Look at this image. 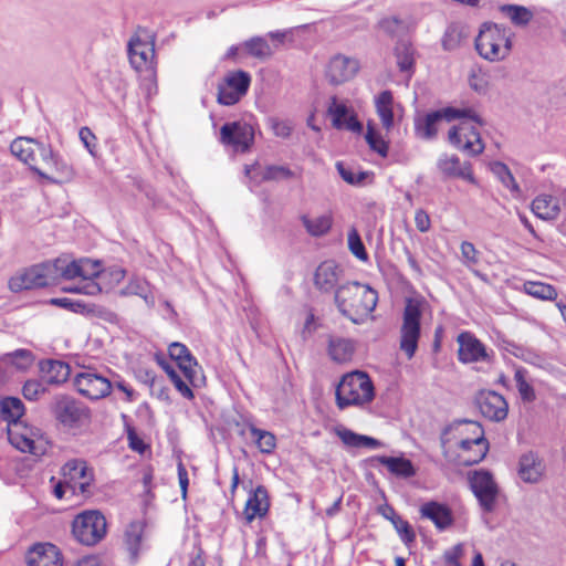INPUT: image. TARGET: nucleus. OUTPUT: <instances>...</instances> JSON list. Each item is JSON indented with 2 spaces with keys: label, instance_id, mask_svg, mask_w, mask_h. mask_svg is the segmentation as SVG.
Segmentation results:
<instances>
[{
  "label": "nucleus",
  "instance_id": "1",
  "mask_svg": "<svg viewBox=\"0 0 566 566\" xmlns=\"http://www.w3.org/2000/svg\"><path fill=\"white\" fill-rule=\"evenodd\" d=\"M334 302L339 313L357 323L354 312H373L377 304V292L368 285L356 281H347L337 286L334 292Z\"/></svg>",
  "mask_w": 566,
  "mask_h": 566
},
{
  "label": "nucleus",
  "instance_id": "2",
  "mask_svg": "<svg viewBox=\"0 0 566 566\" xmlns=\"http://www.w3.org/2000/svg\"><path fill=\"white\" fill-rule=\"evenodd\" d=\"M335 397L340 410L350 406L363 407L374 400L375 387L367 373L354 370L342 377Z\"/></svg>",
  "mask_w": 566,
  "mask_h": 566
},
{
  "label": "nucleus",
  "instance_id": "3",
  "mask_svg": "<svg viewBox=\"0 0 566 566\" xmlns=\"http://www.w3.org/2000/svg\"><path fill=\"white\" fill-rule=\"evenodd\" d=\"M511 35V31L505 27L485 22L475 39V49L488 61L504 60L512 49Z\"/></svg>",
  "mask_w": 566,
  "mask_h": 566
},
{
  "label": "nucleus",
  "instance_id": "4",
  "mask_svg": "<svg viewBox=\"0 0 566 566\" xmlns=\"http://www.w3.org/2000/svg\"><path fill=\"white\" fill-rule=\"evenodd\" d=\"M51 410L57 423L69 431L82 430L91 422L90 408L67 395L56 396Z\"/></svg>",
  "mask_w": 566,
  "mask_h": 566
},
{
  "label": "nucleus",
  "instance_id": "5",
  "mask_svg": "<svg viewBox=\"0 0 566 566\" xmlns=\"http://www.w3.org/2000/svg\"><path fill=\"white\" fill-rule=\"evenodd\" d=\"M458 118L470 119L478 125H483V119L471 108L443 107L415 119V130L423 139H433L437 136V125L441 120L452 122Z\"/></svg>",
  "mask_w": 566,
  "mask_h": 566
},
{
  "label": "nucleus",
  "instance_id": "6",
  "mask_svg": "<svg viewBox=\"0 0 566 566\" xmlns=\"http://www.w3.org/2000/svg\"><path fill=\"white\" fill-rule=\"evenodd\" d=\"M107 523L99 511H84L72 523L74 538L86 546H94L106 535Z\"/></svg>",
  "mask_w": 566,
  "mask_h": 566
},
{
  "label": "nucleus",
  "instance_id": "7",
  "mask_svg": "<svg viewBox=\"0 0 566 566\" xmlns=\"http://www.w3.org/2000/svg\"><path fill=\"white\" fill-rule=\"evenodd\" d=\"M421 307L417 301L408 298L400 328V349L410 359L415 356L421 335Z\"/></svg>",
  "mask_w": 566,
  "mask_h": 566
},
{
  "label": "nucleus",
  "instance_id": "8",
  "mask_svg": "<svg viewBox=\"0 0 566 566\" xmlns=\"http://www.w3.org/2000/svg\"><path fill=\"white\" fill-rule=\"evenodd\" d=\"M453 426H464L465 431L472 433V438L462 439L459 443L460 449L463 451L461 455L462 464L470 467L481 462L489 450V443L484 438L482 426L476 421L467 419L455 421Z\"/></svg>",
  "mask_w": 566,
  "mask_h": 566
},
{
  "label": "nucleus",
  "instance_id": "9",
  "mask_svg": "<svg viewBox=\"0 0 566 566\" xmlns=\"http://www.w3.org/2000/svg\"><path fill=\"white\" fill-rule=\"evenodd\" d=\"M8 440L17 450L41 455L44 453L43 432L40 428L23 422L7 426Z\"/></svg>",
  "mask_w": 566,
  "mask_h": 566
},
{
  "label": "nucleus",
  "instance_id": "10",
  "mask_svg": "<svg viewBox=\"0 0 566 566\" xmlns=\"http://www.w3.org/2000/svg\"><path fill=\"white\" fill-rule=\"evenodd\" d=\"M255 128L247 120L224 123L220 128V143L237 153H248L254 144Z\"/></svg>",
  "mask_w": 566,
  "mask_h": 566
},
{
  "label": "nucleus",
  "instance_id": "11",
  "mask_svg": "<svg viewBox=\"0 0 566 566\" xmlns=\"http://www.w3.org/2000/svg\"><path fill=\"white\" fill-rule=\"evenodd\" d=\"M50 261L32 265L29 269L15 274L9 280V289L14 292H21L23 290L40 289L54 283L52 269Z\"/></svg>",
  "mask_w": 566,
  "mask_h": 566
},
{
  "label": "nucleus",
  "instance_id": "12",
  "mask_svg": "<svg viewBox=\"0 0 566 566\" xmlns=\"http://www.w3.org/2000/svg\"><path fill=\"white\" fill-rule=\"evenodd\" d=\"M251 85V75L243 70L229 72L223 82L218 84L217 102L232 106L244 97Z\"/></svg>",
  "mask_w": 566,
  "mask_h": 566
},
{
  "label": "nucleus",
  "instance_id": "13",
  "mask_svg": "<svg viewBox=\"0 0 566 566\" xmlns=\"http://www.w3.org/2000/svg\"><path fill=\"white\" fill-rule=\"evenodd\" d=\"M469 482L482 511L485 513L493 512L499 494V488L493 475L485 470L474 471L469 475Z\"/></svg>",
  "mask_w": 566,
  "mask_h": 566
},
{
  "label": "nucleus",
  "instance_id": "14",
  "mask_svg": "<svg viewBox=\"0 0 566 566\" xmlns=\"http://www.w3.org/2000/svg\"><path fill=\"white\" fill-rule=\"evenodd\" d=\"M10 150L13 156L28 165L40 178L54 181L50 178V175L42 168H39V159L35 157V153H40L42 156L49 154L45 148L42 147L41 142L28 137H18L11 143Z\"/></svg>",
  "mask_w": 566,
  "mask_h": 566
},
{
  "label": "nucleus",
  "instance_id": "15",
  "mask_svg": "<svg viewBox=\"0 0 566 566\" xmlns=\"http://www.w3.org/2000/svg\"><path fill=\"white\" fill-rule=\"evenodd\" d=\"M78 392L92 400H98L111 394L112 382L95 370L87 369L78 373L74 379Z\"/></svg>",
  "mask_w": 566,
  "mask_h": 566
},
{
  "label": "nucleus",
  "instance_id": "16",
  "mask_svg": "<svg viewBox=\"0 0 566 566\" xmlns=\"http://www.w3.org/2000/svg\"><path fill=\"white\" fill-rule=\"evenodd\" d=\"M451 145L467 151L471 156L481 154L484 150L481 135L478 129L463 122L459 126H453L448 134Z\"/></svg>",
  "mask_w": 566,
  "mask_h": 566
},
{
  "label": "nucleus",
  "instance_id": "17",
  "mask_svg": "<svg viewBox=\"0 0 566 566\" xmlns=\"http://www.w3.org/2000/svg\"><path fill=\"white\" fill-rule=\"evenodd\" d=\"M458 359L463 364L489 363L491 356L485 345L471 332H462L458 335Z\"/></svg>",
  "mask_w": 566,
  "mask_h": 566
},
{
  "label": "nucleus",
  "instance_id": "18",
  "mask_svg": "<svg viewBox=\"0 0 566 566\" xmlns=\"http://www.w3.org/2000/svg\"><path fill=\"white\" fill-rule=\"evenodd\" d=\"M476 405L482 416L489 420L500 422L507 417V401L493 390L481 391L476 397Z\"/></svg>",
  "mask_w": 566,
  "mask_h": 566
},
{
  "label": "nucleus",
  "instance_id": "19",
  "mask_svg": "<svg viewBox=\"0 0 566 566\" xmlns=\"http://www.w3.org/2000/svg\"><path fill=\"white\" fill-rule=\"evenodd\" d=\"M342 268L333 260L322 262L314 274L315 287L322 293H334L340 283Z\"/></svg>",
  "mask_w": 566,
  "mask_h": 566
},
{
  "label": "nucleus",
  "instance_id": "20",
  "mask_svg": "<svg viewBox=\"0 0 566 566\" xmlns=\"http://www.w3.org/2000/svg\"><path fill=\"white\" fill-rule=\"evenodd\" d=\"M437 168L446 179L461 178L470 184H476L471 164L465 161L461 165L460 158L455 155L449 156L447 154H442L437 160Z\"/></svg>",
  "mask_w": 566,
  "mask_h": 566
},
{
  "label": "nucleus",
  "instance_id": "21",
  "mask_svg": "<svg viewBox=\"0 0 566 566\" xmlns=\"http://www.w3.org/2000/svg\"><path fill=\"white\" fill-rule=\"evenodd\" d=\"M358 71V62L344 55L334 56L327 66L326 76L333 85L349 81Z\"/></svg>",
  "mask_w": 566,
  "mask_h": 566
},
{
  "label": "nucleus",
  "instance_id": "22",
  "mask_svg": "<svg viewBox=\"0 0 566 566\" xmlns=\"http://www.w3.org/2000/svg\"><path fill=\"white\" fill-rule=\"evenodd\" d=\"M128 56L132 66L142 71L153 64L155 56L154 42L143 41L138 36H133L128 42Z\"/></svg>",
  "mask_w": 566,
  "mask_h": 566
},
{
  "label": "nucleus",
  "instance_id": "23",
  "mask_svg": "<svg viewBox=\"0 0 566 566\" xmlns=\"http://www.w3.org/2000/svg\"><path fill=\"white\" fill-rule=\"evenodd\" d=\"M33 363V354L29 349L20 348L0 357V378H7L13 369L27 370Z\"/></svg>",
  "mask_w": 566,
  "mask_h": 566
},
{
  "label": "nucleus",
  "instance_id": "24",
  "mask_svg": "<svg viewBox=\"0 0 566 566\" xmlns=\"http://www.w3.org/2000/svg\"><path fill=\"white\" fill-rule=\"evenodd\" d=\"M419 512L422 518L430 520L439 531H444L453 523L450 507L437 501L422 504Z\"/></svg>",
  "mask_w": 566,
  "mask_h": 566
},
{
  "label": "nucleus",
  "instance_id": "25",
  "mask_svg": "<svg viewBox=\"0 0 566 566\" xmlns=\"http://www.w3.org/2000/svg\"><path fill=\"white\" fill-rule=\"evenodd\" d=\"M62 472L65 478H69L78 485L82 493L88 491L93 481V473L86 461L82 459L70 460L63 465Z\"/></svg>",
  "mask_w": 566,
  "mask_h": 566
},
{
  "label": "nucleus",
  "instance_id": "26",
  "mask_svg": "<svg viewBox=\"0 0 566 566\" xmlns=\"http://www.w3.org/2000/svg\"><path fill=\"white\" fill-rule=\"evenodd\" d=\"M545 472V464L537 453L530 451L521 455L518 475L526 483H537Z\"/></svg>",
  "mask_w": 566,
  "mask_h": 566
},
{
  "label": "nucleus",
  "instance_id": "27",
  "mask_svg": "<svg viewBox=\"0 0 566 566\" xmlns=\"http://www.w3.org/2000/svg\"><path fill=\"white\" fill-rule=\"evenodd\" d=\"M270 507L269 492L264 485H258L250 494L245 503V520L251 523L256 517H263Z\"/></svg>",
  "mask_w": 566,
  "mask_h": 566
},
{
  "label": "nucleus",
  "instance_id": "28",
  "mask_svg": "<svg viewBox=\"0 0 566 566\" xmlns=\"http://www.w3.org/2000/svg\"><path fill=\"white\" fill-rule=\"evenodd\" d=\"M168 353L169 357L177 363L185 377L192 382L196 374L193 367L198 364L188 347L176 342L169 345Z\"/></svg>",
  "mask_w": 566,
  "mask_h": 566
},
{
  "label": "nucleus",
  "instance_id": "29",
  "mask_svg": "<svg viewBox=\"0 0 566 566\" xmlns=\"http://www.w3.org/2000/svg\"><path fill=\"white\" fill-rule=\"evenodd\" d=\"M531 209L542 220H555L560 212L558 199L551 195L537 196L532 201Z\"/></svg>",
  "mask_w": 566,
  "mask_h": 566
},
{
  "label": "nucleus",
  "instance_id": "30",
  "mask_svg": "<svg viewBox=\"0 0 566 566\" xmlns=\"http://www.w3.org/2000/svg\"><path fill=\"white\" fill-rule=\"evenodd\" d=\"M327 349L332 360L343 364L352 360L355 353V343L349 338L332 336Z\"/></svg>",
  "mask_w": 566,
  "mask_h": 566
},
{
  "label": "nucleus",
  "instance_id": "31",
  "mask_svg": "<svg viewBox=\"0 0 566 566\" xmlns=\"http://www.w3.org/2000/svg\"><path fill=\"white\" fill-rule=\"evenodd\" d=\"M102 273V264L99 261H94L88 258L81 259V279L84 281H93L98 277ZM77 292H83L85 294H96L101 292V287L98 284L94 282L87 283L83 289L76 290Z\"/></svg>",
  "mask_w": 566,
  "mask_h": 566
},
{
  "label": "nucleus",
  "instance_id": "32",
  "mask_svg": "<svg viewBox=\"0 0 566 566\" xmlns=\"http://www.w3.org/2000/svg\"><path fill=\"white\" fill-rule=\"evenodd\" d=\"M376 460L398 478L409 479L416 475V469L412 462L407 458L379 455Z\"/></svg>",
  "mask_w": 566,
  "mask_h": 566
},
{
  "label": "nucleus",
  "instance_id": "33",
  "mask_svg": "<svg viewBox=\"0 0 566 566\" xmlns=\"http://www.w3.org/2000/svg\"><path fill=\"white\" fill-rule=\"evenodd\" d=\"M336 434L342 442L349 448H367L375 450L382 447V442L379 440L369 436L356 433L347 428L337 429Z\"/></svg>",
  "mask_w": 566,
  "mask_h": 566
},
{
  "label": "nucleus",
  "instance_id": "34",
  "mask_svg": "<svg viewBox=\"0 0 566 566\" xmlns=\"http://www.w3.org/2000/svg\"><path fill=\"white\" fill-rule=\"evenodd\" d=\"M50 262L51 265H54L52 269L54 282L59 279H81V259L69 260L67 258H57Z\"/></svg>",
  "mask_w": 566,
  "mask_h": 566
},
{
  "label": "nucleus",
  "instance_id": "35",
  "mask_svg": "<svg viewBox=\"0 0 566 566\" xmlns=\"http://www.w3.org/2000/svg\"><path fill=\"white\" fill-rule=\"evenodd\" d=\"M24 411V405L18 397H4L0 400V417L7 422V426L23 422L21 417Z\"/></svg>",
  "mask_w": 566,
  "mask_h": 566
},
{
  "label": "nucleus",
  "instance_id": "36",
  "mask_svg": "<svg viewBox=\"0 0 566 566\" xmlns=\"http://www.w3.org/2000/svg\"><path fill=\"white\" fill-rule=\"evenodd\" d=\"M40 366L48 375L46 384L59 385L65 382L70 376V366L64 361L48 359L41 361Z\"/></svg>",
  "mask_w": 566,
  "mask_h": 566
},
{
  "label": "nucleus",
  "instance_id": "37",
  "mask_svg": "<svg viewBox=\"0 0 566 566\" xmlns=\"http://www.w3.org/2000/svg\"><path fill=\"white\" fill-rule=\"evenodd\" d=\"M32 554H36V558H29V563L34 566H62L57 557L56 547L52 544H38L32 549Z\"/></svg>",
  "mask_w": 566,
  "mask_h": 566
},
{
  "label": "nucleus",
  "instance_id": "38",
  "mask_svg": "<svg viewBox=\"0 0 566 566\" xmlns=\"http://www.w3.org/2000/svg\"><path fill=\"white\" fill-rule=\"evenodd\" d=\"M397 65L401 72H412L415 67V48L407 40H399L395 46Z\"/></svg>",
  "mask_w": 566,
  "mask_h": 566
},
{
  "label": "nucleus",
  "instance_id": "39",
  "mask_svg": "<svg viewBox=\"0 0 566 566\" xmlns=\"http://www.w3.org/2000/svg\"><path fill=\"white\" fill-rule=\"evenodd\" d=\"M158 365L166 371L175 388L187 399L193 398V392L187 382L181 378L178 370L165 357L157 356Z\"/></svg>",
  "mask_w": 566,
  "mask_h": 566
},
{
  "label": "nucleus",
  "instance_id": "40",
  "mask_svg": "<svg viewBox=\"0 0 566 566\" xmlns=\"http://www.w3.org/2000/svg\"><path fill=\"white\" fill-rule=\"evenodd\" d=\"M376 109L382 126L389 130L394 125L392 94L390 91H382L376 97Z\"/></svg>",
  "mask_w": 566,
  "mask_h": 566
},
{
  "label": "nucleus",
  "instance_id": "41",
  "mask_svg": "<svg viewBox=\"0 0 566 566\" xmlns=\"http://www.w3.org/2000/svg\"><path fill=\"white\" fill-rule=\"evenodd\" d=\"M242 46L247 51L248 55L259 60H266L273 55L271 45L263 36H252L244 41Z\"/></svg>",
  "mask_w": 566,
  "mask_h": 566
},
{
  "label": "nucleus",
  "instance_id": "42",
  "mask_svg": "<svg viewBox=\"0 0 566 566\" xmlns=\"http://www.w3.org/2000/svg\"><path fill=\"white\" fill-rule=\"evenodd\" d=\"M301 221L306 231L313 237H322L326 234L333 224L331 214H323L314 219H311L307 216H302Z\"/></svg>",
  "mask_w": 566,
  "mask_h": 566
},
{
  "label": "nucleus",
  "instance_id": "43",
  "mask_svg": "<svg viewBox=\"0 0 566 566\" xmlns=\"http://www.w3.org/2000/svg\"><path fill=\"white\" fill-rule=\"evenodd\" d=\"M46 169H50L56 174L57 177L50 176V178L54 180V184L70 181L75 175L73 167L57 153H54L53 158L50 160Z\"/></svg>",
  "mask_w": 566,
  "mask_h": 566
},
{
  "label": "nucleus",
  "instance_id": "44",
  "mask_svg": "<svg viewBox=\"0 0 566 566\" xmlns=\"http://www.w3.org/2000/svg\"><path fill=\"white\" fill-rule=\"evenodd\" d=\"M500 11L517 27H525L534 17L530 9L518 4H503L500 7Z\"/></svg>",
  "mask_w": 566,
  "mask_h": 566
},
{
  "label": "nucleus",
  "instance_id": "45",
  "mask_svg": "<svg viewBox=\"0 0 566 566\" xmlns=\"http://www.w3.org/2000/svg\"><path fill=\"white\" fill-rule=\"evenodd\" d=\"M490 169L492 174L499 179V181L512 193H520V186L512 175L510 168L504 163L494 161L490 165Z\"/></svg>",
  "mask_w": 566,
  "mask_h": 566
},
{
  "label": "nucleus",
  "instance_id": "46",
  "mask_svg": "<svg viewBox=\"0 0 566 566\" xmlns=\"http://www.w3.org/2000/svg\"><path fill=\"white\" fill-rule=\"evenodd\" d=\"M523 291L535 298L553 301L557 297L556 289L547 283L527 281L523 285Z\"/></svg>",
  "mask_w": 566,
  "mask_h": 566
},
{
  "label": "nucleus",
  "instance_id": "47",
  "mask_svg": "<svg viewBox=\"0 0 566 566\" xmlns=\"http://www.w3.org/2000/svg\"><path fill=\"white\" fill-rule=\"evenodd\" d=\"M249 430L255 439V444L260 452L270 454L274 451L276 447V438L272 432L259 429L252 423H249Z\"/></svg>",
  "mask_w": 566,
  "mask_h": 566
},
{
  "label": "nucleus",
  "instance_id": "48",
  "mask_svg": "<svg viewBox=\"0 0 566 566\" xmlns=\"http://www.w3.org/2000/svg\"><path fill=\"white\" fill-rule=\"evenodd\" d=\"M143 534L144 524L140 522L130 523L125 532V542L133 557H136L138 555L143 539Z\"/></svg>",
  "mask_w": 566,
  "mask_h": 566
},
{
  "label": "nucleus",
  "instance_id": "49",
  "mask_svg": "<svg viewBox=\"0 0 566 566\" xmlns=\"http://www.w3.org/2000/svg\"><path fill=\"white\" fill-rule=\"evenodd\" d=\"M527 370L523 367L515 369L514 379L523 401L532 402L535 399L533 386L526 380Z\"/></svg>",
  "mask_w": 566,
  "mask_h": 566
},
{
  "label": "nucleus",
  "instance_id": "50",
  "mask_svg": "<svg viewBox=\"0 0 566 566\" xmlns=\"http://www.w3.org/2000/svg\"><path fill=\"white\" fill-rule=\"evenodd\" d=\"M295 177V172L287 166L269 165L261 172V181H281Z\"/></svg>",
  "mask_w": 566,
  "mask_h": 566
},
{
  "label": "nucleus",
  "instance_id": "51",
  "mask_svg": "<svg viewBox=\"0 0 566 566\" xmlns=\"http://www.w3.org/2000/svg\"><path fill=\"white\" fill-rule=\"evenodd\" d=\"M365 138L371 150L376 151L381 157H386L388 155V143L370 124L367 125Z\"/></svg>",
  "mask_w": 566,
  "mask_h": 566
},
{
  "label": "nucleus",
  "instance_id": "52",
  "mask_svg": "<svg viewBox=\"0 0 566 566\" xmlns=\"http://www.w3.org/2000/svg\"><path fill=\"white\" fill-rule=\"evenodd\" d=\"M327 112L332 116L333 126L336 129H343L345 126V119L348 117L347 106L343 103H338L337 97L333 96Z\"/></svg>",
  "mask_w": 566,
  "mask_h": 566
},
{
  "label": "nucleus",
  "instance_id": "53",
  "mask_svg": "<svg viewBox=\"0 0 566 566\" xmlns=\"http://www.w3.org/2000/svg\"><path fill=\"white\" fill-rule=\"evenodd\" d=\"M470 87L478 94H486L490 87V76L481 69L472 70L469 76Z\"/></svg>",
  "mask_w": 566,
  "mask_h": 566
},
{
  "label": "nucleus",
  "instance_id": "54",
  "mask_svg": "<svg viewBox=\"0 0 566 566\" xmlns=\"http://www.w3.org/2000/svg\"><path fill=\"white\" fill-rule=\"evenodd\" d=\"M348 249L349 251L360 261H367L368 260V253L365 249L364 242L360 238V234L358 233L356 228H352L348 231Z\"/></svg>",
  "mask_w": 566,
  "mask_h": 566
},
{
  "label": "nucleus",
  "instance_id": "55",
  "mask_svg": "<svg viewBox=\"0 0 566 566\" xmlns=\"http://www.w3.org/2000/svg\"><path fill=\"white\" fill-rule=\"evenodd\" d=\"M46 391V386L41 380L29 379L22 387V395L29 401H36Z\"/></svg>",
  "mask_w": 566,
  "mask_h": 566
},
{
  "label": "nucleus",
  "instance_id": "56",
  "mask_svg": "<svg viewBox=\"0 0 566 566\" xmlns=\"http://www.w3.org/2000/svg\"><path fill=\"white\" fill-rule=\"evenodd\" d=\"M392 526L405 545L409 546L415 542L416 533L408 521L403 520L401 516L396 517V521H392Z\"/></svg>",
  "mask_w": 566,
  "mask_h": 566
},
{
  "label": "nucleus",
  "instance_id": "57",
  "mask_svg": "<svg viewBox=\"0 0 566 566\" xmlns=\"http://www.w3.org/2000/svg\"><path fill=\"white\" fill-rule=\"evenodd\" d=\"M50 303L73 313L86 314V311H88V304L81 301H73L69 297L52 298Z\"/></svg>",
  "mask_w": 566,
  "mask_h": 566
},
{
  "label": "nucleus",
  "instance_id": "58",
  "mask_svg": "<svg viewBox=\"0 0 566 566\" xmlns=\"http://www.w3.org/2000/svg\"><path fill=\"white\" fill-rule=\"evenodd\" d=\"M86 314L92 315L94 317H98L112 324L118 322V315L115 312L101 305L88 304V311H86Z\"/></svg>",
  "mask_w": 566,
  "mask_h": 566
},
{
  "label": "nucleus",
  "instance_id": "59",
  "mask_svg": "<svg viewBox=\"0 0 566 566\" xmlns=\"http://www.w3.org/2000/svg\"><path fill=\"white\" fill-rule=\"evenodd\" d=\"M78 137L83 143L84 147L87 149V151L93 157H97V138L94 135V133L88 127L84 126L80 129Z\"/></svg>",
  "mask_w": 566,
  "mask_h": 566
},
{
  "label": "nucleus",
  "instance_id": "60",
  "mask_svg": "<svg viewBox=\"0 0 566 566\" xmlns=\"http://www.w3.org/2000/svg\"><path fill=\"white\" fill-rule=\"evenodd\" d=\"M461 41V33L457 27L450 25L442 38V46L447 51L457 49Z\"/></svg>",
  "mask_w": 566,
  "mask_h": 566
},
{
  "label": "nucleus",
  "instance_id": "61",
  "mask_svg": "<svg viewBox=\"0 0 566 566\" xmlns=\"http://www.w3.org/2000/svg\"><path fill=\"white\" fill-rule=\"evenodd\" d=\"M149 289V284L142 279H133L127 286L120 291V295H137L142 296Z\"/></svg>",
  "mask_w": 566,
  "mask_h": 566
},
{
  "label": "nucleus",
  "instance_id": "62",
  "mask_svg": "<svg viewBox=\"0 0 566 566\" xmlns=\"http://www.w3.org/2000/svg\"><path fill=\"white\" fill-rule=\"evenodd\" d=\"M461 254L467 266L478 264V250L471 242L464 241L461 243Z\"/></svg>",
  "mask_w": 566,
  "mask_h": 566
},
{
  "label": "nucleus",
  "instance_id": "63",
  "mask_svg": "<svg viewBox=\"0 0 566 566\" xmlns=\"http://www.w3.org/2000/svg\"><path fill=\"white\" fill-rule=\"evenodd\" d=\"M463 554L462 544H457L452 548L448 549L443 554V559L449 566H462L460 563V557Z\"/></svg>",
  "mask_w": 566,
  "mask_h": 566
},
{
  "label": "nucleus",
  "instance_id": "64",
  "mask_svg": "<svg viewBox=\"0 0 566 566\" xmlns=\"http://www.w3.org/2000/svg\"><path fill=\"white\" fill-rule=\"evenodd\" d=\"M271 127L275 136L287 138L292 133V125L287 120H280L277 118L271 119Z\"/></svg>",
  "mask_w": 566,
  "mask_h": 566
}]
</instances>
